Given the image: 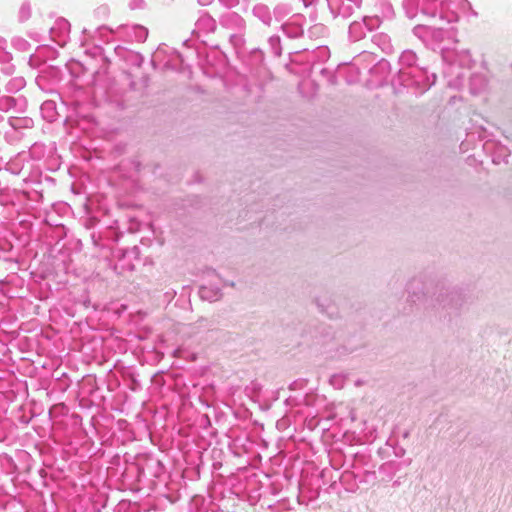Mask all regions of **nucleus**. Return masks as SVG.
<instances>
[{"mask_svg": "<svg viewBox=\"0 0 512 512\" xmlns=\"http://www.w3.org/2000/svg\"><path fill=\"white\" fill-rule=\"evenodd\" d=\"M355 385H356V386H360V385H362V381H361V380L356 381Z\"/></svg>", "mask_w": 512, "mask_h": 512, "instance_id": "nucleus-35", "label": "nucleus"}, {"mask_svg": "<svg viewBox=\"0 0 512 512\" xmlns=\"http://www.w3.org/2000/svg\"><path fill=\"white\" fill-rule=\"evenodd\" d=\"M52 106H53V102L47 101V102L43 103L42 109L44 110V109H47V108H52Z\"/></svg>", "mask_w": 512, "mask_h": 512, "instance_id": "nucleus-34", "label": "nucleus"}, {"mask_svg": "<svg viewBox=\"0 0 512 512\" xmlns=\"http://www.w3.org/2000/svg\"><path fill=\"white\" fill-rule=\"evenodd\" d=\"M510 156V151L505 146L499 145L496 148V152L493 158L494 163H501V162H507V157Z\"/></svg>", "mask_w": 512, "mask_h": 512, "instance_id": "nucleus-18", "label": "nucleus"}, {"mask_svg": "<svg viewBox=\"0 0 512 512\" xmlns=\"http://www.w3.org/2000/svg\"><path fill=\"white\" fill-rule=\"evenodd\" d=\"M436 80H437V76L435 73L429 74L427 72L425 86H424V88L421 89V91H425V92L428 91L436 83Z\"/></svg>", "mask_w": 512, "mask_h": 512, "instance_id": "nucleus-26", "label": "nucleus"}, {"mask_svg": "<svg viewBox=\"0 0 512 512\" xmlns=\"http://www.w3.org/2000/svg\"><path fill=\"white\" fill-rule=\"evenodd\" d=\"M488 81L483 74L475 73L470 77L469 86L472 94H479L487 87Z\"/></svg>", "mask_w": 512, "mask_h": 512, "instance_id": "nucleus-8", "label": "nucleus"}, {"mask_svg": "<svg viewBox=\"0 0 512 512\" xmlns=\"http://www.w3.org/2000/svg\"><path fill=\"white\" fill-rule=\"evenodd\" d=\"M417 62V56L412 50H405L399 57V63L402 66L401 69L411 70L415 68V64Z\"/></svg>", "mask_w": 512, "mask_h": 512, "instance_id": "nucleus-10", "label": "nucleus"}, {"mask_svg": "<svg viewBox=\"0 0 512 512\" xmlns=\"http://www.w3.org/2000/svg\"><path fill=\"white\" fill-rule=\"evenodd\" d=\"M200 295L203 299L209 301H217L221 297V290L219 288L211 289L206 286H202L200 289Z\"/></svg>", "mask_w": 512, "mask_h": 512, "instance_id": "nucleus-14", "label": "nucleus"}, {"mask_svg": "<svg viewBox=\"0 0 512 512\" xmlns=\"http://www.w3.org/2000/svg\"><path fill=\"white\" fill-rule=\"evenodd\" d=\"M347 380V376L343 373H338V374H334L330 377V384L336 388V389H341L343 388L345 382Z\"/></svg>", "mask_w": 512, "mask_h": 512, "instance_id": "nucleus-20", "label": "nucleus"}, {"mask_svg": "<svg viewBox=\"0 0 512 512\" xmlns=\"http://www.w3.org/2000/svg\"><path fill=\"white\" fill-rule=\"evenodd\" d=\"M127 35L137 42H144L147 39L148 30L141 25H133L129 28Z\"/></svg>", "mask_w": 512, "mask_h": 512, "instance_id": "nucleus-12", "label": "nucleus"}, {"mask_svg": "<svg viewBox=\"0 0 512 512\" xmlns=\"http://www.w3.org/2000/svg\"><path fill=\"white\" fill-rule=\"evenodd\" d=\"M320 74L323 75L326 79H327V82L331 85H336L337 84V78L336 76L334 75V73L328 69V68H321L320 69Z\"/></svg>", "mask_w": 512, "mask_h": 512, "instance_id": "nucleus-23", "label": "nucleus"}, {"mask_svg": "<svg viewBox=\"0 0 512 512\" xmlns=\"http://www.w3.org/2000/svg\"><path fill=\"white\" fill-rule=\"evenodd\" d=\"M305 17L302 14L292 15L285 23L281 25V30L290 39H296L303 35Z\"/></svg>", "mask_w": 512, "mask_h": 512, "instance_id": "nucleus-6", "label": "nucleus"}, {"mask_svg": "<svg viewBox=\"0 0 512 512\" xmlns=\"http://www.w3.org/2000/svg\"><path fill=\"white\" fill-rule=\"evenodd\" d=\"M314 56L321 61H326L330 57V51L326 46L318 47L314 52Z\"/></svg>", "mask_w": 512, "mask_h": 512, "instance_id": "nucleus-22", "label": "nucleus"}, {"mask_svg": "<svg viewBox=\"0 0 512 512\" xmlns=\"http://www.w3.org/2000/svg\"><path fill=\"white\" fill-rule=\"evenodd\" d=\"M327 3L334 17L347 19L360 8L362 0H327Z\"/></svg>", "mask_w": 512, "mask_h": 512, "instance_id": "nucleus-4", "label": "nucleus"}, {"mask_svg": "<svg viewBox=\"0 0 512 512\" xmlns=\"http://www.w3.org/2000/svg\"><path fill=\"white\" fill-rule=\"evenodd\" d=\"M372 40L374 43L378 44L383 51L389 52L391 50L389 36L385 34H377L373 36Z\"/></svg>", "mask_w": 512, "mask_h": 512, "instance_id": "nucleus-17", "label": "nucleus"}, {"mask_svg": "<svg viewBox=\"0 0 512 512\" xmlns=\"http://www.w3.org/2000/svg\"><path fill=\"white\" fill-rule=\"evenodd\" d=\"M268 44L272 50V53L275 56H280L282 53L281 45H280V37L278 35H273L268 39Z\"/></svg>", "mask_w": 512, "mask_h": 512, "instance_id": "nucleus-19", "label": "nucleus"}, {"mask_svg": "<svg viewBox=\"0 0 512 512\" xmlns=\"http://www.w3.org/2000/svg\"><path fill=\"white\" fill-rule=\"evenodd\" d=\"M437 0H404L403 6L409 18H414L418 12L435 16Z\"/></svg>", "mask_w": 512, "mask_h": 512, "instance_id": "nucleus-5", "label": "nucleus"}, {"mask_svg": "<svg viewBox=\"0 0 512 512\" xmlns=\"http://www.w3.org/2000/svg\"><path fill=\"white\" fill-rule=\"evenodd\" d=\"M16 100L10 96L0 97V111L7 112L11 108L15 107Z\"/></svg>", "mask_w": 512, "mask_h": 512, "instance_id": "nucleus-21", "label": "nucleus"}, {"mask_svg": "<svg viewBox=\"0 0 512 512\" xmlns=\"http://www.w3.org/2000/svg\"><path fill=\"white\" fill-rule=\"evenodd\" d=\"M380 19L377 16H365L361 21H353L349 26V38L352 41H359L363 39L367 32H371L378 28Z\"/></svg>", "mask_w": 512, "mask_h": 512, "instance_id": "nucleus-3", "label": "nucleus"}, {"mask_svg": "<svg viewBox=\"0 0 512 512\" xmlns=\"http://www.w3.org/2000/svg\"><path fill=\"white\" fill-rule=\"evenodd\" d=\"M9 124L15 130L30 129L33 127L34 121L30 117H11Z\"/></svg>", "mask_w": 512, "mask_h": 512, "instance_id": "nucleus-11", "label": "nucleus"}, {"mask_svg": "<svg viewBox=\"0 0 512 512\" xmlns=\"http://www.w3.org/2000/svg\"><path fill=\"white\" fill-rule=\"evenodd\" d=\"M228 7H233L238 3V0H219Z\"/></svg>", "mask_w": 512, "mask_h": 512, "instance_id": "nucleus-31", "label": "nucleus"}, {"mask_svg": "<svg viewBox=\"0 0 512 512\" xmlns=\"http://www.w3.org/2000/svg\"><path fill=\"white\" fill-rule=\"evenodd\" d=\"M31 8L28 3H23L19 10V18L21 21H25L30 17Z\"/></svg>", "mask_w": 512, "mask_h": 512, "instance_id": "nucleus-24", "label": "nucleus"}, {"mask_svg": "<svg viewBox=\"0 0 512 512\" xmlns=\"http://www.w3.org/2000/svg\"><path fill=\"white\" fill-rule=\"evenodd\" d=\"M146 6L145 0H130L129 8L131 10L144 9Z\"/></svg>", "mask_w": 512, "mask_h": 512, "instance_id": "nucleus-27", "label": "nucleus"}, {"mask_svg": "<svg viewBox=\"0 0 512 512\" xmlns=\"http://www.w3.org/2000/svg\"><path fill=\"white\" fill-rule=\"evenodd\" d=\"M95 13H96L97 15H101V16L105 17V16H107V15H108V13H109V8H108V6H106V5H102V6L98 7V8L95 10Z\"/></svg>", "mask_w": 512, "mask_h": 512, "instance_id": "nucleus-30", "label": "nucleus"}, {"mask_svg": "<svg viewBox=\"0 0 512 512\" xmlns=\"http://www.w3.org/2000/svg\"><path fill=\"white\" fill-rule=\"evenodd\" d=\"M455 37V29L454 27H446L439 26L437 24H433V32L431 33L430 40L435 41L437 43H441L444 40H453Z\"/></svg>", "mask_w": 512, "mask_h": 512, "instance_id": "nucleus-7", "label": "nucleus"}, {"mask_svg": "<svg viewBox=\"0 0 512 512\" xmlns=\"http://www.w3.org/2000/svg\"><path fill=\"white\" fill-rule=\"evenodd\" d=\"M292 12V7L285 3H280L275 6L273 10V15L277 21H281L284 19L287 15H289Z\"/></svg>", "mask_w": 512, "mask_h": 512, "instance_id": "nucleus-15", "label": "nucleus"}, {"mask_svg": "<svg viewBox=\"0 0 512 512\" xmlns=\"http://www.w3.org/2000/svg\"><path fill=\"white\" fill-rule=\"evenodd\" d=\"M325 31V27L321 24H317V25H314L312 26L310 29H309V34L311 36L313 35H318V34H321Z\"/></svg>", "mask_w": 512, "mask_h": 512, "instance_id": "nucleus-29", "label": "nucleus"}, {"mask_svg": "<svg viewBox=\"0 0 512 512\" xmlns=\"http://www.w3.org/2000/svg\"><path fill=\"white\" fill-rule=\"evenodd\" d=\"M2 120H3V117L0 115V121H2Z\"/></svg>", "mask_w": 512, "mask_h": 512, "instance_id": "nucleus-36", "label": "nucleus"}, {"mask_svg": "<svg viewBox=\"0 0 512 512\" xmlns=\"http://www.w3.org/2000/svg\"><path fill=\"white\" fill-rule=\"evenodd\" d=\"M202 24L205 25L207 27V29H209V30L215 29V21L209 15H204L203 17H201L199 19L198 25H202Z\"/></svg>", "mask_w": 512, "mask_h": 512, "instance_id": "nucleus-25", "label": "nucleus"}, {"mask_svg": "<svg viewBox=\"0 0 512 512\" xmlns=\"http://www.w3.org/2000/svg\"><path fill=\"white\" fill-rule=\"evenodd\" d=\"M407 292L409 301L414 304L437 306L449 322L458 319L467 309L468 295L446 280L412 279L407 286Z\"/></svg>", "mask_w": 512, "mask_h": 512, "instance_id": "nucleus-1", "label": "nucleus"}, {"mask_svg": "<svg viewBox=\"0 0 512 512\" xmlns=\"http://www.w3.org/2000/svg\"><path fill=\"white\" fill-rule=\"evenodd\" d=\"M426 76L427 70L420 67H415L411 70L400 69L398 73L400 83L405 87L413 89L414 94L417 96L425 93L421 89L425 86Z\"/></svg>", "mask_w": 512, "mask_h": 512, "instance_id": "nucleus-2", "label": "nucleus"}, {"mask_svg": "<svg viewBox=\"0 0 512 512\" xmlns=\"http://www.w3.org/2000/svg\"><path fill=\"white\" fill-rule=\"evenodd\" d=\"M458 16L451 12L449 14L443 15L441 14L438 19H434L432 24H437L439 26L453 27L452 23L456 22Z\"/></svg>", "mask_w": 512, "mask_h": 512, "instance_id": "nucleus-16", "label": "nucleus"}, {"mask_svg": "<svg viewBox=\"0 0 512 512\" xmlns=\"http://www.w3.org/2000/svg\"><path fill=\"white\" fill-rule=\"evenodd\" d=\"M58 25L60 28L62 29H69L70 27V24L68 23V21H66L65 19H61L59 22H58Z\"/></svg>", "mask_w": 512, "mask_h": 512, "instance_id": "nucleus-32", "label": "nucleus"}, {"mask_svg": "<svg viewBox=\"0 0 512 512\" xmlns=\"http://www.w3.org/2000/svg\"><path fill=\"white\" fill-rule=\"evenodd\" d=\"M433 32V24H427V25H417L413 29V33L418 38L422 39L423 41H428L431 38V33Z\"/></svg>", "mask_w": 512, "mask_h": 512, "instance_id": "nucleus-13", "label": "nucleus"}, {"mask_svg": "<svg viewBox=\"0 0 512 512\" xmlns=\"http://www.w3.org/2000/svg\"><path fill=\"white\" fill-rule=\"evenodd\" d=\"M230 42L236 47H241L244 44V39L240 34H233L230 36Z\"/></svg>", "mask_w": 512, "mask_h": 512, "instance_id": "nucleus-28", "label": "nucleus"}, {"mask_svg": "<svg viewBox=\"0 0 512 512\" xmlns=\"http://www.w3.org/2000/svg\"><path fill=\"white\" fill-rule=\"evenodd\" d=\"M197 1H198L199 5L207 6V5H210L213 0H197Z\"/></svg>", "mask_w": 512, "mask_h": 512, "instance_id": "nucleus-33", "label": "nucleus"}, {"mask_svg": "<svg viewBox=\"0 0 512 512\" xmlns=\"http://www.w3.org/2000/svg\"><path fill=\"white\" fill-rule=\"evenodd\" d=\"M253 15L258 18L266 26H271L272 16L270 9L267 5L257 4L253 7Z\"/></svg>", "mask_w": 512, "mask_h": 512, "instance_id": "nucleus-9", "label": "nucleus"}]
</instances>
